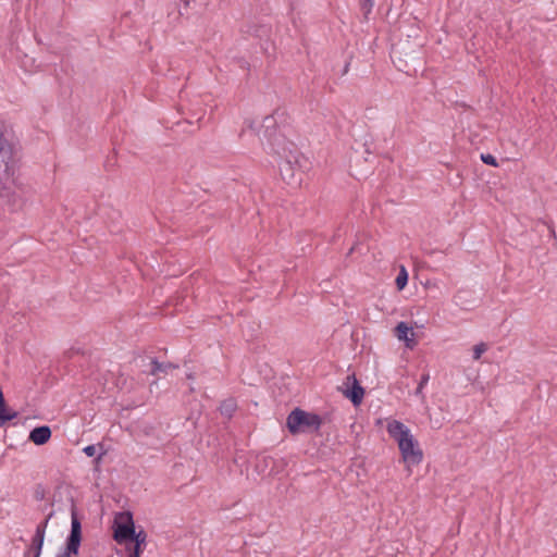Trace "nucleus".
<instances>
[{
	"label": "nucleus",
	"instance_id": "nucleus-1",
	"mask_svg": "<svg viewBox=\"0 0 557 557\" xmlns=\"http://www.w3.org/2000/svg\"><path fill=\"white\" fill-rule=\"evenodd\" d=\"M271 150L280 158L278 169L284 182L292 186H299L302 181L304 170L301 161L302 156L296 145L285 138V136H275L270 140Z\"/></svg>",
	"mask_w": 557,
	"mask_h": 557
},
{
	"label": "nucleus",
	"instance_id": "nucleus-2",
	"mask_svg": "<svg viewBox=\"0 0 557 557\" xmlns=\"http://www.w3.org/2000/svg\"><path fill=\"white\" fill-rule=\"evenodd\" d=\"M387 432L397 442L405 462L419 465L422 461V450L419 448V444L410 433V430L403 422L397 420L388 422Z\"/></svg>",
	"mask_w": 557,
	"mask_h": 557
},
{
	"label": "nucleus",
	"instance_id": "nucleus-3",
	"mask_svg": "<svg viewBox=\"0 0 557 557\" xmlns=\"http://www.w3.org/2000/svg\"><path fill=\"white\" fill-rule=\"evenodd\" d=\"M322 419L320 416L299 408L294 409L286 420L287 429L292 434L315 432L320 429Z\"/></svg>",
	"mask_w": 557,
	"mask_h": 557
},
{
	"label": "nucleus",
	"instance_id": "nucleus-4",
	"mask_svg": "<svg viewBox=\"0 0 557 557\" xmlns=\"http://www.w3.org/2000/svg\"><path fill=\"white\" fill-rule=\"evenodd\" d=\"M82 543V524L77 517L75 507L71 511V532L66 539L63 552L55 557H73L78 555Z\"/></svg>",
	"mask_w": 557,
	"mask_h": 557
},
{
	"label": "nucleus",
	"instance_id": "nucleus-5",
	"mask_svg": "<svg viewBox=\"0 0 557 557\" xmlns=\"http://www.w3.org/2000/svg\"><path fill=\"white\" fill-rule=\"evenodd\" d=\"M338 389L348 398L355 406L362 403L364 396V389L356 379L355 374L346 376L343 385Z\"/></svg>",
	"mask_w": 557,
	"mask_h": 557
},
{
	"label": "nucleus",
	"instance_id": "nucleus-6",
	"mask_svg": "<svg viewBox=\"0 0 557 557\" xmlns=\"http://www.w3.org/2000/svg\"><path fill=\"white\" fill-rule=\"evenodd\" d=\"M134 522L132 517L128 515L127 522L117 524L114 530V540L117 543L131 541L132 536H134Z\"/></svg>",
	"mask_w": 557,
	"mask_h": 557
},
{
	"label": "nucleus",
	"instance_id": "nucleus-7",
	"mask_svg": "<svg viewBox=\"0 0 557 557\" xmlns=\"http://www.w3.org/2000/svg\"><path fill=\"white\" fill-rule=\"evenodd\" d=\"M51 437V429L48 425H41L33 429L29 433V441L36 445L46 444Z\"/></svg>",
	"mask_w": 557,
	"mask_h": 557
},
{
	"label": "nucleus",
	"instance_id": "nucleus-8",
	"mask_svg": "<svg viewBox=\"0 0 557 557\" xmlns=\"http://www.w3.org/2000/svg\"><path fill=\"white\" fill-rule=\"evenodd\" d=\"M284 112H280L276 110L272 115L265 116L262 123V127L265 128L264 135L268 136V140H274L275 136H282L281 134H275V125H276V116H283Z\"/></svg>",
	"mask_w": 557,
	"mask_h": 557
},
{
	"label": "nucleus",
	"instance_id": "nucleus-9",
	"mask_svg": "<svg viewBox=\"0 0 557 557\" xmlns=\"http://www.w3.org/2000/svg\"><path fill=\"white\" fill-rule=\"evenodd\" d=\"M395 334L399 341H405L408 347H412L414 345L413 338H410L408 335H414L412 327L408 326L405 322H399L395 327Z\"/></svg>",
	"mask_w": 557,
	"mask_h": 557
},
{
	"label": "nucleus",
	"instance_id": "nucleus-10",
	"mask_svg": "<svg viewBox=\"0 0 557 557\" xmlns=\"http://www.w3.org/2000/svg\"><path fill=\"white\" fill-rule=\"evenodd\" d=\"M15 417V412L10 413L7 410L3 393L0 391V428L3 426L8 421L13 420Z\"/></svg>",
	"mask_w": 557,
	"mask_h": 557
},
{
	"label": "nucleus",
	"instance_id": "nucleus-11",
	"mask_svg": "<svg viewBox=\"0 0 557 557\" xmlns=\"http://www.w3.org/2000/svg\"><path fill=\"white\" fill-rule=\"evenodd\" d=\"M151 366H152V368H151L150 372L152 375H156L159 372L166 373L168 370L177 368V366H175L171 362H159L157 360H152Z\"/></svg>",
	"mask_w": 557,
	"mask_h": 557
},
{
	"label": "nucleus",
	"instance_id": "nucleus-12",
	"mask_svg": "<svg viewBox=\"0 0 557 557\" xmlns=\"http://www.w3.org/2000/svg\"><path fill=\"white\" fill-rule=\"evenodd\" d=\"M236 403L234 399H226L220 406L221 414L231 418L234 411L236 410Z\"/></svg>",
	"mask_w": 557,
	"mask_h": 557
},
{
	"label": "nucleus",
	"instance_id": "nucleus-13",
	"mask_svg": "<svg viewBox=\"0 0 557 557\" xmlns=\"http://www.w3.org/2000/svg\"><path fill=\"white\" fill-rule=\"evenodd\" d=\"M44 541H45V534L35 532V535H34L33 542H32V548L35 552L34 557H40Z\"/></svg>",
	"mask_w": 557,
	"mask_h": 557
},
{
	"label": "nucleus",
	"instance_id": "nucleus-14",
	"mask_svg": "<svg viewBox=\"0 0 557 557\" xmlns=\"http://www.w3.org/2000/svg\"><path fill=\"white\" fill-rule=\"evenodd\" d=\"M407 283H408V273H407V270L405 269V267H401L399 270V273L395 280L396 287L399 290H401L406 287Z\"/></svg>",
	"mask_w": 557,
	"mask_h": 557
},
{
	"label": "nucleus",
	"instance_id": "nucleus-15",
	"mask_svg": "<svg viewBox=\"0 0 557 557\" xmlns=\"http://www.w3.org/2000/svg\"><path fill=\"white\" fill-rule=\"evenodd\" d=\"M486 350H487V345L485 343H480V344L475 345L473 347V359L479 360L481 358L482 354H484Z\"/></svg>",
	"mask_w": 557,
	"mask_h": 557
},
{
	"label": "nucleus",
	"instance_id": "nucleus-16",
	"mask_svg": "<svg viewBox=\"0 0 557 557\" xmlns=\"http://www.w3.org/2000/svg\"><path fill=\"white\" fill-rule=\"evenodd\" d=\"M373 5H374L373 0H362L361 1L360 7H361V10H362V12L364 14V17H368V15L370 14Z\"/></svg>",
	"mask_w": 557,
	"mask_h": 557
},
{
	"label": "nucleus",
	"instance_id": "nucleus-17",
	"mask_svg": "<svg viewBox=\"0 0 557 557\" xmlns=\"http://www.w3.org/2000/svg\"><path fill=\"white\" fill-rule=\"evenodd\" d=\"M52 516H53V512H50L47 516V518L37 525V528H36V532L37 533L46 534L48 522H49V520L51 519Z\"/></svg>",
	"mask_w": 557,
	"mask_h": 557
},
{
	"label": "nucleus",
	"instance_id": "nucleus-18",
	"mask_svg": "<svg viewBox=\"0 0 557 557\" xmlns=\"http://www.w3.org/2000/svg\"><path fill=\"white\" fill-rule=\"evenodd\" d=\"M131 541H134L135 544L141 545L146 541V533L144 531H140V532L137 533L134 530V536H132Z\"/></svg>",
	"mask_w": 557,
	"mask_h": 557
},
{
	"label": "nucleus",
	"instance_id": "nucleus-19",
	"mask_svg": "<svg viewBox=\"0 0 557 557\" xmlns=\"http://www.w3.org/2000/svg\"><path fill=\"white\" fill-rule=\"evenodd\" d=\"M481 160L488 165L497 166L496 158L490 153L481 154Z\"/></svg>",
	"mask_w": 557,
	"mask_h": 557
},
{
	"label": "nucleus",
	"instance_id": "nucleus-20",
	"mask_svg": "<svg viewBox=\"0 0 557 557\" xmlns=\"http://www.w3.org/2000/svg\"><path fill=\"white\" fill-rule=\"evenodd\" d=\"M83 451L88 456V457H94L96 454H97V448L95 445H88L86 446Z\"/></svg>",
	"mask_w": 557,
	"mask_h": 557
},
{
	"label": "nucleus",
	"instance_id": "nucleus-21",
	"mask_svg": "<svg viewBox=\"0 0 557 557\" xmlns=\"http://www.w3.org/2000/svg\"><path fill=\"white\" fill-rule=\"evenodd\" d=\"M429 380H430V374L429 373H424V374H422L421 380H420L418 385L420 387H424L428 384Z\"/></svg>",
	"mask_w": 557,
	"mask_h": 557
},
{
	"label": "nucleus",
	"instance_id": "nucleus-22",
	"mask_svg": "<svg viewBox=\"0 0 557 557\" xmlns=\"http://www.w3.org/2000/svg\"><path fill=\"white\" fill-rule=\"evenodd\" d=\"M133 553H137L138 556H140V545L138 544H135V548H134V552Z\"/></svg>",
	"mask_w": 557,
	"mask_h": 557
},
{
	"label": "nucleus",
	"instance_id": "nucleus-23",
	"mask_svg": "<svg viewBox=\"0 0 557 557\" xmlns=\"http://www.w3.org/2000/svg\"><path fill=\"white\" fill-rule=\"evenodd\" d=\"M422 389H423V387H420V386L418 385V387H417V389H416V395H417V396L422 395Z\"/></svg>",
	"mask_w": 557,
	"mask_h": 557
},
{
	"label": "nucleus",
	"instance_id": "nucleus-24",
	"mask_svg": "<svg viewBox=\"0 0 557 557\" xmlns=\"http://www.w3.org/2000/svg\"><path fill=\"white\" fill-rule=\"evenodd\" d=\"M364 147H366V152L371 153L370 147L367 141L364 143Z\"/></svg>",
	"mask_w": 557,
	"mask_h": 557
},
{
	"label": "nucleus",
	"instance_id": "nucleus-25",
	"mask_svg": "<svg viewBox=\"0 0 557 557\" xmlns=\"http://www.w3.org/2000/svg\"><path fill=\"white\" fill-rule=\"evenodd\" d=\"M129 557H139L137 553H132Z\"/></svg>",
	"mask_w": 557,
	"mask_h": 557
}]
</instances>
